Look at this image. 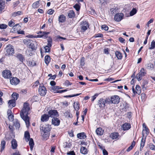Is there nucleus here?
<instances>
[{
	"label": "nucleus",
	"instance_id": "1",
	"mask_svg": "<svg viewBox=\"0 0 155 155\" xmlns=\"http://www.w3.org/2000/svg\"><path fill=\"white\" fill-rule=\"evenodd\" d=\"M30 110L29 103L25 102L24 104L23 107L20 113L21 117L25 121L27 127L30 124L29 117L28 116Z\"/></svg>",
	"mask_w": 155,
	"mask_h": 155
},
{
	"label": "nucleus",
	"instance_id": "2",
	"mask_svg": "<svg viewBox=\"0 0 155 155\" xmlns=\"http://www.w3.org/2000/svg\"><path fill=\"white\" fill-rule=\"evenodd\" d=\"M24 42L25 44L28 45L29 48L32 50H36L37 48L38 44L36 41H34L31 39L24 40Z\"/></svg>",
	"mask_w": 155,
	"mask_h": 155
},
{
	"label": "nucleus",
	"instance_id": "3",
	"mask_svg": "<svg viewBox=\"0 0 155 155\" xmlns=\"http://www.w3.org/2000/svg\"><path fill=\"white\" fill-rule=\"evenodd\" d=\"M108 102L109 104H118L120 101V98L118 95H114L112 96L110 98L109 97H107Z\"/></svg>",
	"mask_w": 155,
	"mask_h": 155
},
{
	"label": "nucleus",
	"instance_id": "4",
	"mask_svg": "<svg viewBox=\"0 0 155 155\" xmlns=\"http://www.w3.org/2000/svg\"><path fill=\"white\" fill-rule=\"evenodd\" d=\"M107 97L104 99L103 98H101L98 101L97 104L100 109H103L105 108L106 104H109V102L107 101Z\"/></svg>",
	"mask_w": 155,
	"mask_h": 155
},
{
	"label": "nucleus",
	"instance_id": "5",
	"mask_svg": "<svg viewBox=\"0 0 155 155\" xmlns=\"http://www.w3.org/2000/svg\"><path fill=\"white\" fill-rule=\"evenodd\" d=\"M38 92L39 94L41 96L43 97L46 95L47 92V90L43 84L42 85L41 84L40 85L38 89Z\"/></svg>",
	"mask_w": 155,
	"mask_h": 155
},
{
	"label": "nucleus",
	"instance_id": "6",
	"mask_svg": "<svg viewBox=\"0 0 155 155\" xmlns=\"http://www.w3.org/2000/svg\"><path fill=\"white\" fill-rule=\"evenodd\" d=\"M5 49L6 51V55L9 56L13 55L15 53V50L13 47L11 45H9L6 46L5 48Z\"/></svg>",
	"mask_w": 155,
	"mask_h": 155
},
{
	"label": "nucleus",
	"instance_id": "7",
	"mask_svg": "<svg viewBox=\"0 0 155 155\" xmlns=\"http://www.w3.org/2000/svg\"><path fill=\"white\" fill-rule=\"evenodd\" d=\"M147 74L146 71L143 68H142L140 71L137 74L136 77L139 81H141L143 77L146 75Z\"/></svg>",
	"mask_w": 155,
	"mask_h": 155
},
{
	"label": "nucleus",
	"instance_id": "8",
	"mask_svg": "<svg viewBox=\"0 0 155 155\" xmlns=\"http://www.w3.org/2000/svg\"><path fill=\"white\" fill-rule=\"evenodd\" d=\"M2 77L5 79L11 78L12 76V74L10 71L8 69H5L2 72Z\"/></svg>",
	"mask_w": 155,
	"mask_h": 155
},
{
	"label": "nucleus",
	"instance_id": "9",
	"mask_svg": "<svg viewBox=\"0 0 155 155\" xmlns=\"http://www.w3.org/2000/svg\"><path fill=\"white\" fill-rule=\"evenodd\" d=\"M89 26V24L86 21H82L81 23L80 31L82 33L84 34L85 31L87 30Z\"/></svg>",
	"mask_w": 155,
	"mask_h": 155
},
{
	"label": "nucleus",
	"instance_id": "10",
	"mask_svg": "<svg viewBox=\"0 0 155 155\" xmlns=\"http://www.w3.org/2000/svg\"><path fill=\"white\" fill-rule=\"evenodd\" d=\"M37 38H42L44 39H46L48 37V35L50 34L49 32L42 31H39L37 32Z\"/></svg>",
	"mask_w": 155,
	"mask_h": 155
},
{
	"label": "nucleus",
	"instance_id": "11",
	"mask_svg": "<svg viewBox=\"0 0 155 155\" xmlns=\"http://www.w3.org/2000/svg\"><path fill=\"white\" fill-rule=\"evenodd\" d=\"M48 114L49 117L52 118L58 117L59 116L58 112L56 110H49L48 112Z\"/></svg>",
	"mask_w": 155,
	"mask_h": 155
},
{
	"label": "nucleus",
	"instance_id": "12",
	"mask_svg": "<svg viewBox=\"0 0 155 155\" xmlns=\"http://www.w3.org/2000/svg\"><path fill=\"white\" fill-rule=\"evenodd\" d=\"M136 91L135 90L134 86L132 87V90L134 95H133V97H134L136 94L140 95L141 93V90L140 87L139 85H137L135 87Z\"/></svg>",
	"mask_w": 155,
	"mask_h": 155
},
{
	"label": "nucleus",
	"instance_id": "13",
	"mask_svg": "<svg viewBox=\"0 0 155 155\" xmlns=\"http://www.w3.org/2000/svg\"><path fill=\"white\" fill-rule=\"evenodd\" d=\"M124 15L122 13L116 14L114 16V20L117 22H119L123 19Z\"/></svg>",
	"mask_w": 155,
	"mask_h": 155
},
{
	"label": "nucleus",
	"instance_id": "14",
	"mask_svg": "<svg viewBox=\"0 0 155 155\" xmlns=\"http://www.w3.org/2000/svg\"><path fill=\"white\" fill-rule=\"evenodd\" d=\"M10 79V82L12 85H17L20 82V80L17 78L12 77Z\"/></svg>",
	"mask_w": 155,
	"mask_h": 155
},
{
	"label": "nucleus",
	"instance_id": "15",
	"mask_svg": "<svg viewBox=\"0 0 155 155\" xmlns=\"http://www.w3.org/2000/svg\"><path fill=\"white\" fill-rule=\"evenodd\" d=\"M60 121L57 117L52 118L51 120L52 124L54 126H58L60 125Z\"/></svg>",
	"mask_w": 155,
	"mask_h": 155
},
{
	"label": "nucleus",
	"instance_id": "16",
	"mask_svg": "<svg viewBox=\"0 0 155 155\" xmlns=\"http://www.w3.org/2000/svg\"><path fill=\"white\" fill-rule=\"evenodd\" d=\"M49 117L48 114H44L41 116V120L42 122H46L49 120Z\"/></svg>",
	"mask_w": 155,
	"mask_h": 155
},
{
	"label": "nucleus",
	"instance_id": "17",
	"mask_svg": "<svg viewBox=\"0 0 155 155\" xmlns=\"http://www.w3.org/2000/svg\"><path fill=\"white\" fill-rule=\"evenodd\" d=\"M6 139H4L2 140L0 144V152H2L5 149V145L6 143Z\"/></svg>",
	"mask_w": 155,
	"mask_h": 155
},
{
	"label": "nucleus",
	"instance_id": "18",
	"mask_svg": "<svg viewBox=\"0 0 155 155\" xmlns=\"http://www.w3.org/2000/svg\"><path fill=\"white\" fill-rule=\"evenodd\" d=\"M121 127L123 130H127L131 128V126L130 123H125L122 125Z\"/></svg>",
	"mask_w": 155,
	"mask_h": 155
},
{
	"label": "nucleus",
	"instance_id": "19",
	"mask_svg": "<svg viewBox=\"0 0 155 155\" xmlns=\"http://www.w3.org/2000/svg\"><path fill=\"white\" fill-rule=\"evenodd\" d=\"M68 17L69 18H74L75 16V13L73 10H69L67 13Z\"/></svg>",
	"mask_w": 155,
	"mask_h": 155
},
{
	"label": "nucleus",
	"instance_id": "20",
	"mask_svg": "<svg viewBox=\"0 0 155 155\" xmlns=\"http://www.w3.org/2000/svg\"><path fill=\"white\" fill-rule=\"evenodd\" d=\"M119 134L118 132H114L111 133L110 135V137L113 140L116 139L119 137Z\"/></svg>",
	"mask_w": 155,
	"mask_h": 155
},
{
	"label": "nucleus",
	"instance_id": "21",
	"mask_svg": "<svg viewBox=\"0 0 155 155\" xmlns=\"http://www.w3.org/2000/svg\"><path fill=\"white\" fill-rule=\"evenodd\" d=\"M104 130L101 127L97 128L96 130V133L98 135L101 136L103 135Z\"/></svg>",
	"mask_w": 155,
	"mask_h": 155
},
{
	"label": "nucleus",
	"instance_id": "22",
	"mask_svg": "<svg viewBox=\"0 0 155 155\" xmlns=\"http://www.w3.org/2000/svg\"><path fill=\"white\" fill-rule=\"evenodd\" d=\"M77 137L80 139H84L87 137V136L84 132H81L78 134Z\"/></svg>",
	"mask_w": 155,
	"mask_h": 155
},
{
	"label": "nucleus",
	"instance_id": "23",
	"mask_svg": "<svg viewBox=\"0 0 155 155\" xmlns=\"http://www.w3.org/2000/svg\"><path fill=\"white\" fill-rule=\"evenodd\" d=\"M41 136L43 140H48L50 136V133L42 132L41 133Z\"/></svg>",
	"mask_w": 155,
	"mask_h": 155
},
{
	"label": "nucleus",
	"instance_id": "24",
	"mask_svg": "<svg viewBox=\"0 0 155 155\" xmlns=\"http://www.w3.org/2000/svg\"><path fill=\"white\" fill-rule=\"evenodd\" d=\"M5 2L4 0H0V13L5 9Z\"/></svg>",
	"mask_w": 155,
	"mask_h": 155
},
{
	"label": "nucleus",
	"instance_id": "25",
	"mask_svg": "<svg viewBox=\"0 0 155 155\" xmlns=\"http://www.w3.org/2000/svg\"><path fill=\"white\" fill-rule=\"evenodd\" d=\"M143 127L144 128V129H143V135H144L143 134L144 133L147 135L149 133V129H148V127L146 126V125L144 123H143Z\"/></svg>",
	"mask_w": 155,
	"mask_h": 155
},
{
	"label": "nucleus",
	"instance_id": "26",
	"mask_svg": "<svg viewBox=\"0 0 155 155\" xmlns=\"http://www.w3.org/2000/svg\"><path fill=\"white\" fill-rule=\"evenodd\" d=\"M16 101L12 99L9 100L8 102V104L9 107L12 108L15 107L16 105Z\"/></svg>",
	"mask_w": 155,
	"mask_h": 155
},
{
	"label": "nucleus",
	"instance_id": "27",
	"mask_svg": "<svg viewBox=\"0 0 155 155\" xmlns=\"http://www.w3.org/2000/svg\"><path fill=\"white\" fill-rule=\"evenodd\" d=\"M66 17L63 14L60 15L58 17V21L59 22H64L66 21Z\"/></svg>",
	"mask_w": 155,
	"mask_h": 155
},
{
	"label": "nucleus",
	"instance_id": "28",
	"mask_svg": "<svg viewBox=\"0 0 155 155\" xmlns=\"http://www.w3.org/2000/svg\"><path fill=\"white\" fill-rule=\"evenodd\" d=\"M16 57L22 63L25 60L24 56L20 54H17Z\"/></svg>",
	"mask_w": 155,
	"mask_h": 155
},
{
	"label": "nucleus",
	"instance_id": "29",
	"mask_svg": "<svg viewBox=\"0 0 155 155\" xmlns=\"http://www.w3.org/2000/svg\"><path fill=\"white\" fill-rule=\"evenodd\" d=\"M51 58L49 55H47L45 57V62L48 66L51 61Z\"/></svg>",
	"mask_w": 155,
	"mask_h": 155
},
{
	"label": "nucleus",
	"instance_id": "30",
	"mask_svg": "<svg viewBox=\"0 0 155 155\" xmlns=\"http://www.w3.org/2000/svg\"><path fill=\"white\" fill-rule=\"evenodd\" d=\"M63 88L62 87H60L58 86H54L52 87V90H53V92L54 93H57V91H58V90L62 89Z\"/></svg>",
	"mask_w": 155,
	"mask_h": 155
},
{
	"label": "nucleus",
	"instance_id": "31",
	"mask_svg": "<svg viewBox=\"0 0 155 155\" xmlns=\"http://www.w3.org/2000/svg\"><path fill=\"white\" fill-rule=\"evenodd\" d=\"M12 147V149H15L17 147V143L15 139H13L11 142Z\"/></svg>",
	"mask_w": 155,
	"mask_h": 155
},
{
	"label": "nucleus",
	"instance_id": "32",
	"mask_svg": "<svg viewBox=\"0 0 155 155\" xmlns=\"http://www.w3.org/2000/svg\"><path fill=\"white\" fill-rule=\"evenodd\" d=\"M13 126H15L16 129H18L20 126L19 122L17 119H16L13 122Z\"/></svg>",
	"mask_w": 155,
	"mask_h": 155
},
{
	"label": "nucleus",
	"instance_id": "33",
	"mask_svg": "<svg viewBox=\"0 0 155 155\" xmlns=\"http://www.w3.org/2000/svg\"><path fill=\"white\" fill-rule=\"evenodd\" d=\"M115 54L118 59H121L122 58V54L120 51H116Z\"/></svg>",
	"mask_w": 155,
	"mask_h": 155
},
{
	"label": "nucleus",
	"instance_id": "34",
	"mask_svg": "<svg viewBox=\"0 0 155 155\" xmlns=\"http://www.w3.org/2000/svg\"><path fill=\"white\" fill-rule=\"evenodd\" d=\"M136 144V142L134 141H133L132 142L131 145L126 150V151L128 152L132 150Z\"/></svg>",
	"mask_w": 155,
	"mask_h": 155
},
{
	"label": "nucleus",
	"instance_id": "35",
	"mask_svg": "<svg viewBox=\"0 0 155 155\" xmlns=\"http://www.w3.org/2000/svg\"><path fill=\"white\" fill-rule=\"evenodd\" d=\"M74 107L75 110L76 111H78L80 109V104L79 102H74Z\"/></svg>",
	"mask_w": 155,
	"mask_h": 155
},
{
	"label": "nucleus",
	"instance_id": "36",
	"mask_svg": "<svg viewBox=\"0 0 155 155\" xmlns=\"http://www.w3.org/2000/svg\"><path fill=\"white\" fill-rule=\"evenodd\" d=\"M29 144L30 147V150H32L34 147V143L32 138H30L29 140Z\"/></svg>",
	"mask_w": 155,
	"mask_h": 155
},
{
	"label": "nucleus",
	"instance_id": "37",
	"mask_svg": "<svg viewBox=\"0 0 155 155\" xmlns=\"http://www.w3.org/2000/svg\"><path fill=\"white\" fill-rule=\"evenodd\" d=\"M24 137L26 139V141H28L30 139V135L28 131H26L25 132Z\"/></svg>",
	"mask_w": 155,
	"mask_h": 155
},
{
	"label": "nucleus",
	"instance_id": "38",
	"mask_svg": "<svg viewBox=\"0 0 155 155\" xmlns=\"http://www.w3.org/2000/svg\"><path fill=\"white\" fill-rule=\"evenodd\" d=\"M12 99L15 100L16 101L18 99V97H19V94L15 92L13 93L12 95Z\"/></svg>",
	"mask_w": 155,
	"mask_h": 155
},
{
	"label": "nucleus",
	"instance_id": "39",
	"mask_svg": "<svg viewBox=\"0 0 155 155\" xmlns=\"http://www.w3.org/2000/svg\"><path fill=\"white\" fill-rule=\"evenodd\" d=\"M50 128L49 127V125H47L45 127H44L42 129V132H45L49 133L50 131Z\"/></svg>",
	"mask_w": 155,
	"mask_h": 155
},
{
	"label": "nucleus",
	"instance_id": "40",
	"mask_svg": "<svg viewBox=\"0 0 155 155\" xmlns=\"http://www.w3.org/2000/svg\"><path fill=\"white\" fill-rule=\"evenodd\" d=\"M80 151L81 153L82 154H85L87 153V149L85 147H81V148Z\"/></svg>",
	"mask_w": 155,
	"mask_h": 155
},
{
	"label": "nucleus",
	"instance_id": "41",
	"mask_svg": "<svg viewBox=\"0 0 155 155\" xmlns=\"http://www.w3.org/2000/svg\"><path fill=\"white\" fill-rule=\"evenodd\" d=\"M40 1H36L34 2L32 5V7L34 8H36L38 7L40 3Z\"/></svg>",
	"mask_w": 155,
	"mask_h": 155
},
{
	"label": "nucleus",
	"instance_id": "42",
	"mask_svg": "<svg viewBox=\"0 0 155 155\" xmlns=\"http://www.w3.org/2000/svg\"><path fill=\"white\" fill-rule=\"evenodd\" d=\"M146 142V138H142L140 142V149L143 148L144 147Z\"/></svg>",
	"mask_w": 155,
	"mask_h": 155
},
{
	"label": "nucleus",
	"instance_id": "43",
	"mask_svg": "<svg viewBox=\"0 0 155 155\" xmlns=\"http://www.w3.org/2000/svg\"><path fill=\"white\" fill-rule=\"evenodd\" d=\"M23 13L21 11H18L16 12H15L12 13V16L14 17H15L17 16L20 15H23Z\"/></svg>",
	"mask_w": 155,
	"mask_h": 155
},
{
	"label": "nucleus",
	"instance_id": "44",
	"mask_svg": "<svg viewBox=\"0 0 155 155\" xmlns=\"http://www.w3.org/2000/svg\"><path fill=\"white\" fill-rule=\"evenodd\" d=\"M12 111H9V112H8V119L10 121H12L14 120V115L11 114Z\"/></svg>",
	"mask_w": 155,
	"mask_h": 155
},
{
	"label": "nucleus",
	"instance_id": "45",
	"mask_svg": "<svg viewBox=\"0 0 155 155\" xmlns=\"http://www.w3.org/2000/svg\"><path fill=\"white\" fill-rule=\"evenodd\" d=\"M28 65L30 67H33L36 65V63L34 60H32L28 62Z\"/></svg>",
	"mask_w": 155,
	"mask_h": 155
},
{
	"label": "nucleus",
	"instance_id": "46",
	"mask_svg": "<svg viewBox=\"0 0 155 155\" xmlns=\"http://www.w3.org/2000/svg\"><path fill=\"white\" fill-rule=\"evenodd\" d=\"M103 35L101 33H98L95 34L92 37L93 38H103Z\"/></svg>",
	"mask_w": 155,
	"mask_h": 155
},
{
	"label": "nucleus",
	"instance_id": "47",
	"mask_svg": "<svg viewBox=\"0 0 155 155\" xmlns=\"http://www.w3.org/2000/svg\"><path fill=\"white\" fill-rule=\"evenodd\" d=\"M13 33L17 32L19 34L24 35L25 32L23 30L19 31V29H16V30H14L12 31Z\"/></svg>",
	"mask_w": 155,
	"mask_h": 155
},
{
	"label": "nucleus",
	"instance_id": "48",
	"mask_svg": "<svg viewBox=\"0 0 155 155\" xmlns=\"http://www.w3.org/2000/svg\"><path fill=\"white\" fill-rule=\"evenodd\" d=\"M137 10L135 8H134L130 13V15L132 16L136 13Z\"/></svg>",
	"mask_w": 155,
	"mask_h": 155
},
{
	"label": "nucleus",
	"instance_id": "49",
	"mask_svg": "<svg viewBox=\"0 0 155 155\" xmlns=\"http://www.w3.org/2000/svg\"><path fill=\"white\" fill-rule=\"evenodd\" d=\"M85 64V58L84 57H82L80 59V65L81 66L83 67L84 66Z\"/></svg>",
	"mask_w": 155,
	"mask_h": 155
},
{
	"label": "nucleus",
	"instance_id": "50",
	"mask_svg": "<svg viewBox=\"0 0 155 155\" xmlns=\"http://www.w3.org/2000/svg\"><path fill=\"white\" fill-rule=\"evenodd\" d=\"M3 93L0 90V105H2L4 102L3 101V99L2 97L3 96Z\"/></svg>",
	"mask_w": 155,
	"mask_h": 155
},
{
	"label": "nucleus",
	"instance_id": "51",
	"mask_svg": "<svg viewBox=\"0 0 155 155\" xmlns=\"http://www.w3.org/2000/svg\"><path fill=\"white\" fill-rule=\"evenodd\" d=\"M81 93H79V94H72V95H66L64 96V97L68 98V97H72L75 96H77L81 94Z\"/></svg>",
	"mask_w": 155,
	"mask_h": 155
},
{
	"label": "nucleus",
	"instance_id": "52",
	"mask_svg": "<svg viewBox=\"0 0 155 155\" xmlns=\"http://www.w3.org/2000/svg\"><path fill=\"white\" fill-rule=\"evenodd\" d=\"M155 48V41L154 40H153L151 42L150 46L149 48L150 49H152Z\"/></svg>",
	"mask_w": 155,
	"mask_h": 155
},
{
	"label": "nucleus",
	"instance_id": "53",
	"mask_svg": "<svg viewBox=\"0 0 155 155\" xmlns=\"http://www.w3.org/2000/svg\"><path fill=\"white\" fill-rule=\"evenodd\" d=\"M149 147L150 150H155V146L152 143H150Z\"/></svg>",
	"mask_w": 155,
	"mask_h": 155
},
{
	"label": "nucleus",
	"instance_id": "54",
	"mask_svg": "<svg viewBox=\"0 0 155 155\" xmlns=\"http://www.w3.org/2000/svg\"><path fill=\"white\" fill-rule=\"evenodd\" d=\"M74 8L77 11H78L80 10L81 7L78 4H76L74 6Z\"/></svg>",
	"mask_w": 155,
	"mask_h": 155
},
{
	"label": "nucleus",
	"instance_id": "55",
	"mask_svg": "<svg viewBox=\"0 0 155 155\" xmlns=\"http://www.w3.org/2000/svg\"><path fill=\"white\" fill-rule=\"evenodd\" d=\"M39 84L40 83L39 81L38 80H37L33 83L32 87L33 88H34L36 87H37Z\"/></svg>",
	"mask_w": 155,
	"mask_h": 155
},
{
	"label": "nucleus",
	"instance_id": "56",
	"mask_svg": "<svg viewBox=\"0 0 155 155\" xmlns=\"http://www.w3.org/2000/svg\"><path fill=\"white\" fill-rule=\"evenodd\" d=\"M64 146V147L65 148H70L71 146V144L70 142H66Z\"/></svg>",
	"mask_w": 155,
	"mask_h": 155
},
{
	"label": "nucleus",
	"instance_id": "57",
	"mask_svg": "<svg viewBox=\"0 0 155 155\" xmlns=\"http://www.w3.org/2000/svg\"><path fill=\"white\" fill-rule=\"evenodd\" d=\"M44 48L45 52H48L50 51V47H49L48 46H45L44 47Z\"/></svg>",
	"mask_w": 155,
	"mask_h": 155
},
{
	"label": "nucleus",
	"instance_id": "58",
	"mask_svg": "<svg viewBox=\"0 0 155 155\" xmlns=\"http://www.w3.org/2000/svg\"><path fill=\"white\" fill-rule=\"evenodd\" d=\"M64 84L65 85L68 86L72 84V83L70 82L69 80H67L65 81Z\"/></svg>",
	"mask_w": 155,
	"mask_h": 155
},
{
	"label": "nucleus",
	"instance_id": "59",
	"mask_svg": "<svg viewBox=\"0 0 155 155\" xmlns=\"http://www.w3.org/2000/svg\"><path fill=\"white\" fill-rule=\"evenodd\" d=\"M52 41L51 38H50V39L48 41V44L47 46H48L49 47H51L52 46Z\"/></svg>",
	"mask_w": 155,
	"mask_h": 155
},
{
	"label": "nucleus",
	"instance_id": "60",
	"mask_svg": "<svg viewBox=\"0 0 155 155\" xmlns=\"http://www.w3.org/2000/svg\"><path fill=\"white\" fill-rule=\"evenodd\" d=\"M7 27L6 25L5 24H0V29H5Z\"/></svg>",
	"mask_w": 155,
	"mask_h": 155
},
{
	"label": "nucleus",
	"instance_id": "61",
	"mask_svg": "<svg viewBox=\"0 0 155 155\" xmlns=\"http://www.w3.org/2000/svg\"><path fill=\"white\" fill-rule=\"evenodd\" d=\"M14 126L13 125H9V128L10 130V131L12 133L15 130V128Z\"/></svg>",
	"mask_w": 155,
	"mask_h": 155
},
{
	"label": "nucleus",
	"instance_id": "62",
	"mask_svg": "<svg viewBox=\"0 0 155 155\" xmlns=\"http://www.w3.org/2000/svg\"><path fill=\"white\" fill-rule=\"evenodd\" d=\"M15 23L12 20H11L8 22V25L11 27H13V26L15 25Z\"/></svg>",
	"mask_w": 155,
	"mask_h": 155
},
{
	"label": "nucleus",
	"instance_id": "63",
	"mask_svg": "<svg viewBox=\"0 0 155 155\" xmlns=\"http://www.w3.org/2000/svg\"><path fill=\"white\" fill-rule=\"evenodd\" d=\"M101 28L102 29H103L105 31H107L108 29V26L105 25H102L101 26Z\"/></svg>",
	"mask_w": 155,
	"mask_h": 155
},
{
	"label": "nucleus",
	"instance_id": "64",
	"mask_svg": "<svg viewBox=\"0 0 155 155\" xmlns=\"http://www.w3.org/2000/svg\"><path fill=\"white\" fill-rule=\"evenodd\" d=\"M54 12V10L51 9H49L48 11V13L49 15H52Z\"/></svg>",
	"mask_w": 155,
	"mask_h": 155
}]
</instances>
